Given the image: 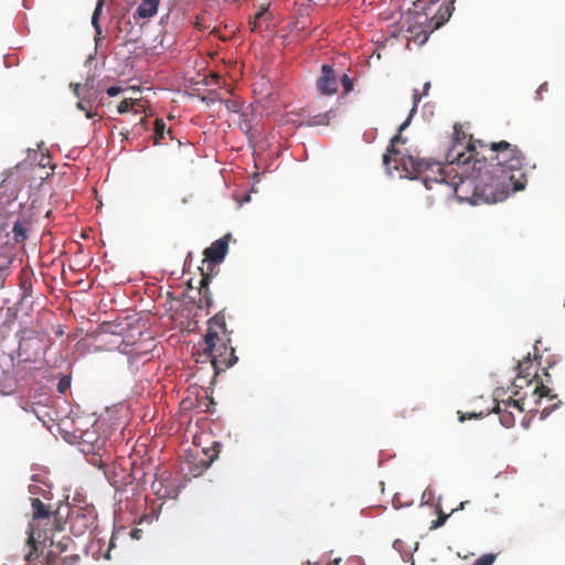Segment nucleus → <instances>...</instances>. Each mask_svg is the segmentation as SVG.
I'll return each instance as SVG.
<instances>
[{"mask_svg":"<svg viewBox=\"0 0 565 565\" xmlns=\"http://www.w3.org/2000/svg\"><path fill=\"white\" fill-rule=\"evenodd\" d=\"M516 371H518V373H521L524 375L529 372H532L533 374L534 373L537 374L536 370H534L530 353L527 354V356H525L522 361H520L518 363Z\"/></svg>","mask_w":565,"mask_h":565,"instance_id":"nucleus-15","label":"nucleus"},{"mask_svg":"<svg viewBox=\"0 0 565 565\" xmlns=\"http://www.w3.org/2000/svg\"><path fill=\"white\" fill-rule=\"evenodd\" d=\"M408 120L399 126L398 134L391 140V146L383 154V163L390 167L395 162L396 169H402L409 179L422 178L426 188L428 177L424 175L428 170H436L439 178L433 181L446 183V175L455 171L454 164L460 169L456 171L450 181L454 192L460 196L463 189H472L476 200L486 203H495L507 199L510 192L525 189L527 183L524 169V156L516 146L508 141L486 143L482 140L468 139L463 135L454 137L450 148L446 153L448 166L441 168L438 162H429L413 156L403 154L397 143H405L406 139L401 136L406 128Z\"/></svg>","mask_w":565,"mask_h":565,"instance_id":"nucleus-1","label":"nucleus"},{"mask_svg":"<svg viewBox=\"0 0 565 565\" xmlns=\"http://www.w3.org/2000/svg\"><path fill=\"white\" fill-rule=\"evenodd\" d=\"M70 87L73 89V93H74V95H75L77 98L83 97L84 92H85L84 85L82 86V85H81V84H78V83H75V84H74V83H72V84L70 85Z\"/></svg>","mask_w":565,"mask_h":565,"instance_id":"nucleus-24","label":"nucleus"},{"mask_svg":"<svg viewBox=\"0 0 565 565\" xmlns=\"http://www.w3.org/2000/svg\"><path fill=\"white\" fill-rule=\"evenodd\" d=\"M479 416H480V415L475 414V413L468 414L467 416H466V415H460V416H459V420H460V422H463V420H466L467 418H477V417H479Z\"/></svg>","mask_w":565,"mask_h":565,"instance_id":"nucleus-30","label":"nucleus"},{"mask_svg":"<svg viewBox=\"0 0 565 565\" xmlns=\"http://www.w3.org/2000/svg\"><path fill=\"white\" fill-rule=\"evenodd\" d=\"M455 10V2H443L436 14L429 17L428 12H409L406 18L407 32L412 34V40L424 44L428 35L444 25L451 17Z\"/></svg>","mask_w":565,"mask_h":565,"instance_id":"nucleus-4","label":"nucleus"},{"mask_svg":"<svg viewBox=\"0 0 565 565\" xmlns=\"http://www.w3.org/2000/svg\"><path fill=\"white\" fill-rule=\"evenodd\" d=\"M31 223L26 220H18L12 227L13 241L17 244H23L29 238Z\"/></svg>","mask_w":565,"mask_h":565,"instance_id":"nucleus-12","label":"nucleus"},{"mask_svg":"<svg viewBox=\"0 0 565 565\" xmlns=\"http://www.w3.org/2000/svg\"><path fill=\"white\" fill-rule=\"evenodd\" d=\"M322 74L318 79V88L324 95H332L338 89V82L334 71L329 65H323L321 70Z\"/></svg>","mask_w":565,"mask_h":565,"instance_id":"nucleus-10","label":"nucleus"},{"mask_svg":"<svg viewBox=\"0 0 565 565\" xmlns=\"http://www.w3.org/2000/svg\"><path fill=\"white\" fill-rule=\"evenodd\" d=\"M121 92H122V88L120 86H110L106 90L107 95L110 96V97L117 96Z\"/></svg>","mask_w":565,"mask_h":565,"instance_id":"nucleus-25","label":"nucleus"},{"mask_svg":"<svg viewBox=\"0 0 565 565\" xmlns=\"http://www.w3.org/2000/svg\"><path fill=\"white\" fill-rule=\"evenodd\" d=\"M527 399V393L525 392L521 398H512L510 397L507 401L499 402L494 408V412L499 414L500 423L510 428L514 425L515 418L511 411V408L518 409L519 413L525 411V404Z\"/></svg>","mask_w":565,"mask_h":565,"instance_id":"nucleus-7","label":"nucleus"},{"mask_svg":"<svg viewBox=\"0 0 565 565\" xmlns=\"http://www.w3.org/2000/svg\"><path fill=\"white\" fill-rule=\"evenodd\" d=\"M66 386H67V384H64V382H63V381H61V382L58 383V391H60V392H64V390H65V387H66Z\"/></svg>","mask_w":565,"mask_h":565,"instance_id":"nucleus-34","label":"nucleus"},{"mask_svg":"<svg viewBox=\"0 0 565 565\" xmlns=\"http://www.w3.org/2000/svg\"><path fill=\"white\" fill-rule=\"evenodd\" d=\"M159 0H141V3L137 8L136 14L142 19H149L153 17L158 11Z\"/></svg>","mask_w":565,"mask_h":565,"instance_id":"nucleus-14","label":"nucleus"},{"mask_svg":"<svg viewBox=\"0 0 565 565\" xmlns=\"http://www.w3.org/2000/svg\"><path fill=\"white\" fill-rule=\"evenodd\" d=\"M146 119H147V116H140V118L138 120V124L141 125V126H145Z\"/></svg>","mask_w":565,"mask_h":565,"instance_id":"nucleus-35","label":"nucleus"},{"mask_svg":"<svg viewBox=\"0 0 565 565\" xmlns=\"http://www.w3.org/2000/svg\"><path fill=\"white\" fill-rule=\"evenodd\" d=\"M448 516H449L448 514L440 513L438 519L433 521L430 529L434 530V529H438V527L443 526L445 524L446 520L448 519Z\"/></svg>","mask_w":565,"mask_h":565,"instance_id":"nucleus-23","label":"nucleus"},{"mask_svg":"<svg viewBox=\"0 0 565 565\" xmlns=\"http://www.w3.org/2000/svg\"><path fill=\"white\" fill-rule=\"evenodd\" d=\"M92 86L93 85L89 83V81H86V83L84 84L85 92L83 98L86 99L87 104L93 105L96 99V96L95 93L92 92Z\"/></svg>","mask_w":565,"mask_h":565,"instance_id":"nucleus-20","label":"nucleus"},{"mask_svg":"<svg viewBox=\"0 0 565 565\" xmlns=\"http://www.w3.org/2000/svg\"><path fill=\"white\" fill-rule=\"evenodd\" d=\"M76 108L85 111V115L88 119L94 118L97 115V113L93 110L92 104H87L86 99L83 97L78 98Z\"/></svg>","mask_w":565,"mask_h":565,"instance_id":"nucleus-18","label":"nucleus"},{"mask_svg":"<svg viewBox=\"0 0 565 565\" xmlns=\"http://www.w3.org/2000/svg\"><path fill=\"white\" fill-rule=\"evenodd\" d=\"M209 282H210V277L207 275L202 274V278L200 281V288H199L200 298L198 300V307L200 309H204V308L209 309L213 303L212 296L209 290Z\"/></svg>","mask_w":565,"mask_h":565,"instance_id":"nucleus-11","label":"nucleus"},{"mask_svg":"<svg viewBox=\"0 0 565 565\" xmlns=\"http://www.w3.org/2000/svg\"><path fill=\"white\" fill-rule=\"evenodd\" d=\"M164 131H166V124H164L163 119L157 118L154 120V135H153V143L156 146L161 143V139L164 136Z\"/></svg>","mask_w":565,"mask_h":565,"instance_id":"nucleus-16","label":"nucleus"},{"mask_svg":"<svg viewBox=\"0 0 565 565\" xmlns=\"http://www.w3.org/2000/svg\"><path fill=\"white\" fill-rule=\"evenodd\" d=\"M204 343V352L211 359L216 374L236 363L237 356L235 355L234 348L230 345L231 340L223 311L217 312L209 320Z\"/></svg>","mask_w":565,"mask_h":565,"instance_id":"nucleus-2","label":"nucleus"},{"mask_svg":"<svg viewBox=\"0 0 565 565\" xmlns=\"http://www.w3.org/2000/svg\"><path fill=\"white\" fill-rule=\"evenodd\" d=\"M145 108V102L140 98H125L117 106L119 114H125L132 110L135 114H141Z\"/></svg>","mask_w":565,"mask_h":565,"instance_id":"nucleus-13","label":"nucleus"},{"mask_svg":"<svg viewBox=\"0 0 565 565\" xmlns=\"http://www.w3.org/2000/svg\"><path fill=\"white\" fill-rule=\"evenodd\" d=\"M348 565H363V562L360 557H352L348 561Z\"/></svg>","mask_w":565,"mask_h":565,"instance_id":"nucleus-29","label":"nucleus"},{"mask_svg":"<svg viewBox=\"0 0 565 565\" xmlns=\"http://www.w3.org/2000/svg\"><path fill=\"white\" fill-rule=\"evenodd\" d=\"M342 84H343L345 92H350L352 89L353 83L348 75L342 76Z\"/></svg>","mask_w":565,"mask_h":565,"instance_id":"nucleus-26","label":"nucleus"},{"mask_svg":"<svg viewBox=\"0 0 565 565\" xmlns=\"http://www.w3.org/2000/svg\"><path fill=\"white\" fill-rule=\"evenodd\" d=\"M429 89H430V83H429V82H426V83L424 84V88H423V94H422V95H423V96H427V95H428Z\"/></svg>","mask_w":565,"mask_h":565,"instance_id":"nucleus-32","label":"nucleus"},{"mask_svg":"<svg viewBox=\"0 0 565 565\" xmlns=\"http://www.w3.org/2000/svg\"><path fill=\"white\" fill-rule=\"evenodd\" d=\"M495 559V556L493 554H484L481 557H479L473 565H492Z\"/></svg>","mask_w":565,"mask_h":565,"instance_id":"nucleus-21","label":"nucleus"},{"mask_svg":"<svg viewBox=\"0 0 565 565\" xmlns=\"http://www.w3.org/2000/svg\"><path fill=\"white\" fill-rule=\"evenodd\" d=\"M104 1L105 0L97 1V4H96L95 10L92 15V24L95 28L97 34L102 33L100 25H99V15L103 10Z\"/></svg>","mask_w":565,"mask_h":565,"instance_id":"nucleus-17","label":"nucleus"},{"mask_svg":"<svg viewBox=\"0 0 565 565\" xmlns=\"http://www.w3.org/2000/svg\"><path fill=\"white\" fill-rule=\"evenodd\" d=\"M55 531L49 532V539L46 540V545L43 547L42 545L39 547L41 553L47 548L44 559L41 562L42 565H68L67 559L68 555L62 556V554L66 553L71 545H73V541L68 536H62L60 540H55Z\"/></svg>","mask_w":565,"mask_h":565,"instance_id":"nucleus-6","label":"nucleus"},{"mask_svg":"<svg viewBox=\"0 0 565 565\" xmlns=\"http://www.w3.org/2000/svg\"><path fill=\"white\" fill-rule=\"evenodd\" d=\"M468 503V501H463L459 504V507L457 509H454L452 512L455 511H458V510H463L465 509V505Z\"/></svg>","mask_w":565,"mask_h":565,"instance_id":"nucleus-33","label":"nucleus"},{"mask_svg":"<svg viewBox=\"0 0 565 565\" xmlns=\"http://www.w3.org/2000/svg\"><path fill=\"white\" fill-rule=\"evenodd\" d=\"M231 238L232 235L227 233L223 237L213 242L211 246L204 250V260H207L213 264L221 263L227 253L228 243Z\"/></svg>","mask_w":565,"mask_h":565,"instance_id":"nucleus-9","label":"nucleus"},{"mask_svg":"<svg viewBox=\"0 0 565 565\" xmlns=\"http://www.w3.org/2000/svg\"><path fill=\"white\" fill-rule=\"evenodd\" d=\"M96 515L93 510L76 509L70 514V524L72 532L79 536L83 535L87 530L95 526Z\"/></svg>","mask_w":565,"mask_h":565,"instance_id":"nucleus-8","label":"nucleus"},{"mask_svg":"<svg viewBox=\"0 0 565 565\" xmlns=\"http://www.w3.org/2000/svg\"><path fill=\"white\" fill-rule=\"evenodd\" d=\"M547 409H548V407H545V408L543 409L541 417H544V416H546V415H547V413H548V411H547Z\"/></svg>","mask_w":565,"mask_h":565,"instance_id":"nucleus-36","label":"nucleus"},{"mask_svg":"<svg viewBox=\"0 0 565 565\" xmlns=\"http://www.w3.org/2000/svg\"><path fill=\"white\" fill-rule=\"evenodd\" d=\"M420 98H422V96H420V95H418V93H417V92H415V93H414V95H413V108H412V113L416 110V108H417V104L419 103Z\"/></svg>","mask_w":565,"mask_h":565,"instance_id":"nucleus-27","label":"nucleus"},{"mask_svg":"<svg viewBox=\"0 0 565 565\" xmlns=\"http://www.w3.org/2000/svg\"><path fill=\"white\" fill-rule=\"evenodd\" d=\"M225 105H226L227 109H230L232 111H237L238 110V105L235 102L226 100Z\"/></svg>","mask_w":565,"mask_h":565,"instance_id":"nucleus-28","label":"nucleus"},{"mask_svg":"<svg viewBox=\"0 0 565 565\" xmlns=\"http://www.w3.org/2000/svg\"><path fill=\"white\" fill-rule=\"evenodd\" d=\"M266 11H267V7L266 6H262L260 10L257 13H255L254 17L249 18L248 24H249V28H250V30L253 32L257 30L258 21L265 14Z\"/></svg>","mask_w":565,"mask_h":565,"instance_id":"nucleus-19","label":"nucleus"},{"mask_svg":"<svg viewBox=\"0 0 565 565\" xmlns=\"http://www.w3.org/2000/svg\"><path fill=\"white\" fill-rule=\"evenodd\" d=\"M514 392L513 394L516 398H521V396L526 392L524 390H531V397L534 398V404H540L543 397H547L551 402L557 398L555 394H552V390L547 384H544L542 380H540L536 373L529 372L525 375L518 373L513 381Z\"/></svg>","mask_w":565,"mask_h":565,"instance_id":"nucleus-5","label":"nucleus"},{"mask_svg":"<svg viewBox=\"0 0 565 565\" xmlns=\"http://www.w3.org/2000/svg\"><path fill=\"white\" fill-rule=\"evenodd\" d=\"M526 393H527V399H526V404H525V409L527 408V412L532 413V412H537L539 409L536 408V406L539 404H534V398L531 397V390H525Z\"/></svg>","mask_w":565,"mask_h":565,"instance_id":"nucleus-22","label":"nucleus"},{"mask_svg":"<svg viewBox=\"0 0 565 565\" xmlns=\"http://www.w3.org/2000/svg\"><path fill=\"white\" fill-rule=\"evenodd\" d=\"M547 90H548V85H547V83H543V84L539 87V89H537V94H539V95H542V93L547 92Z\"/></svg>","mask_w":565,"mask_h":565,"instance_id":"nucleus-31","label":"nucleus"},{"mask_svg":"<svg viewBox=\"0 0 565 565\" xmlns=\"http://www.w3.org/2000/svg\"><path fill=\"white\" fill-rule=\"evenodd\" d=\"M33 518L29 524L28 544L30 551L25 555V561L32 563L39 555V547H45L49 532L60 530L56 515L52 513L45 504L38 498L32 499Z\"/></svg>","mask_w":565,"mask_h":565,"instance_id":"nucleus-3","label":"nucleus"}]
</instances>
